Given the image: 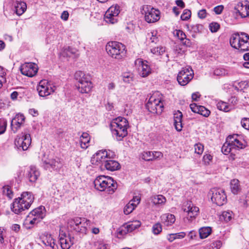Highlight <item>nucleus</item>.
I'll return each mask as SVG.
<instances>
[{"mask_svg": "<svg viewBox=\"0 0 249 249\" xmlns=\"http://www.w3.org/2000/svg\"><path fill=\"white\" fill-rule=\"evenodd\" d=\"M128 126L127 120L122 117H118L113 120L110 125L112 134L117 141H121L127 136Z\"/></svg>", "mask_w": 249, "mask_h": 249, "instance_id": "obj_1", "label": "nucleus"}, {"mask_svg": "<svg viewBox=\"0 0 249 249\" xmlns=\"http://www.w3.org/2000/svg\"><path fill=\"white\" fill-rule=\"evenodd\" d=\"M34 197L30 192H23L20 197L14 199L11 206L12 211L16 214L28 210L34 202Z\"/></svg>", "mask_w": 249, "mask_h": 249, "instance_id": "obj_2", "label": "nucleus"}, {"mask_svg": "<svg viewBox=\"0 0 249 249\" xmlns=\"http://www.w3.org/2000/svg\"><path fill=\"white\" fill-rule=\"evenodd\" d=\"M95 188L100 191L106 190L109 194H113L117 188V182L111 177L100 176L93 182Z\"/></svg>", "mask_w": 249, "mask_h": 249, "instance_id": "obj_3", "label": "nucleus"}, {"mask_svg": "<svg viewBox=\"0 0 249 249\" xmlns=\"http://www.w3.org/2000/svg\"><path fill=\"white\" fill-rule=\"evenodd\" d=\"M231 46L241 52L249 51V36L244 32L232 34L230 39Z\"/></svg>", "mask_w": 249, "mask_h": 249, "instance_id": "obj_4", "label": "nucleus"}, {"mask_svg": "<svg viewBox=\"0 0 249 249\" xmlns=\"http://www.w3.org/2000/svg\"><path fill=\"white\" fill-rule=\"evenodd\" d=\"M125 46L117 41H110L107 43L106 50L108 54L112 58L120 60L124 58L126 54Z\"/></svg>", "mask_w": 249, "mask_h": 249, "instance_id": "obj_5", "label": "nucleus"}, {"mask_svg": "<svg viewBox=\"0 0 249 249\" xmlns=\"http://www.w3.org/2000/svg\"><path fill=\"white\" fill-rule=\"evenodd\" d=\"M74 77L78 81L77 88L82 93H89L92 88V84L90 80V77L85 74L82 71H76Z\"/></svg>", "mask_w": 249, "mask_h": 249, "instance_id": "obj_6", "label": "nucleus"}, {"mask_svg": "<svg viewBox=\"0 0 249 249\" xmlns=\"http://www.w3.org/2000/svg\"><path fill=\"white\" fill-rule=\"evenodd\" d=\"M115 155L114 152L109 150H102L97 152L91 159V163L95 165L104 166L107 159L114 158Z\"/></svg>", "mask_w": 249, "mask_h": 249, "instance_id": "obj_7", "label": "nucleus"}, {"mask_svg": "<svg viewBox=\"0 0 249 249\" xmlns=\"http://www.w3.org/2000/svg\"><path fill=\"white\" fill-rule=\"evenodd\" d=\"M142 13L144 14L145 20L148 23H154L160 18V11L150 5H143Z\"/></svg>", "mask_w": 249, "mask_h": 249, "instance_id": "obj_8", "label": "nucleus"}, {"mask_svg": "<svg viewBox=\"0 0 249 249\" xmlns=\"http://www.w3.org/2000/svg\"><path fill=\"white\" fill-rule=\"evenodd\" d=\"M31 143V138L29 133L21 134L20 136H18L15 140V147L18 151L27 150Z\"/></svg>", "mask_w": 249, "mask_h": 249, "instance_id": "obj_9", "label": "nucleus"}, {"mask_svg": "<svg viewBox=\"0 0 249 249\" xmlns=\"http://www.w3.org/2000/svg\"><path fill=\"white\" fill-rule=\"evenodd\" d=\"M146 107L152 113L160 114L163 109V104L160 99L151 96L146 104Z\"/></svg>", "mask_w": 249, "mask_h": 249, "instance_id": "obj_10", "label": "nucleus"}, {"mask_svg": "<svg viewBox=\"0 0 249 249\" xmlns=\"http://www.w3.org/2000/svg\"><path fill=\"white\" fill-rule=\"evenodd\" d=\"M194 71L190 67L183 68L178 72L177 80L181 86H185L193 78Z\"/></svg>", "mask_w": 249, "mask_h": 249, "instance_id": "obj_11", "label": "nucleus"}, {"mask_svg": "<svg viewBox=\"0 0 249 249\" xmlns=\"http://www.w3.org/2000/svg\"><path fill=\"white\" fill-rule=\"evenodd\" d=\"M211 192L212 193L211 200L213 203L218 206H222L226 202L227 196L223 190L213 189L211 190Z\"/></svg>", "mask_w": 249, "mask_h": 249, "instance_id": "obj_12", "label": "nucleus"}, {"mask_svg": "<svg viewBox=\"0 0 249 249\" xmlns=\"http://www.w3.org/2000/svg\"><path fill=\"white\" fill-rule=\"evenodd\" d=\"M43 166L45 170L51 172L52 171H58L63 166V164L59 158L50 159L45 160L43 162Z\"/></svg>", "mask_w": 249, "mask_h": 249, "instance_id": "obj_13", "label": "nucleus"}, {"mask_svg": "<svg viewBox=\"0 0 249 249\" xmlns=\"http://www.w3.org/2000/svg\"><path fill=\"white\" fill-rule=\"evenodd\" d=\"M37 90L39 95L43 97L49 95L54 92L53 89L46 80L40 81L39 85L37 87Z\"/></svg>", "mask_w": 249, "mask_h": 249, "instance_id": "obj_14", "label": "nucleus"}, {"mask_svg": "<svg viewBox=\"0 0 249 249\" xmlns=\"http://www.w3.org/2000/svg\"><path fill=\"white\" fill-rule=\"evenodd\" d=\"M20 71L22 74L29 76H34L37 72V69L35 64L27 63L21 66Z\"/></svg>", "mask_w": 249, "mask_h": 249, "instance_id": "obj_15", "label": "nucleus"}, {"mask_svg": "<svg viewBox=\"0 0 249 249\" xmlns=\"http://www.w3.org/2000/svg\"><path fill=\"white\" fill-rule=\"evenodd\" d=\"M187 208H184L183 211L187 213L186 219L189 222H191L198 215L199 208L194 206L191 202H188Z\"/></svg>", "mask_w": 249, "mask_h": 249, "instance_id": "obj_16", "label": "nucleus"}, {"mask_svg": "<svg viewBox=\"0 0 249 249\" xmlns=\"http://www.w3.org/2000/svg\"><path fill=\"white\" fill-rule=\"evenodd\" d=\"M74 237L64 233L59 235V241L62 249H69L73 244Z\"/></svg>", "mask_w": 249, "mask_h": 249, "instance_id": "obj_17", "label": "nucleus"}, {"mask_svg": "<svg viewBox=\"0 0 249 249\" xmlns=\"http://www.w3.org/2000/svg\"><path fill=\"white\" fill-rule=\"evenodd\" d=\"M25 117L22 114H18L12 120L11 123V128L16 133L20 128L21 125L25 121Z\"/></svg>", "mask_w": 249, "mask_h": 249, "instance_id": "obj_18", "label": "nucleus"}, {"mask_svg": "<svg viewBox=\"0 0 249 249\" xmlns=\"http://www.w3.org/2000/svg\"><path fill=\"white\" fill-rule=\"evenodd\" d=\"M190 107L193 112L199 114L205 117H208L210 114V111L204 106H198L194 103L190 104Z\"/></svg>", "mask_w": 249, "mask_h": 249, "instance_id": "obj_19", "label": "nucleus"}, {"mask_svg": "<svg viewBox=\"0 0 249 249\" xmlns=\"http://www.w3.org/2000/svg\"><path fill=\"white\" fill-rule=\"evenodd\" d=\"M228 140L231 142L233 147L236 146L238 148H243L245 147V143L237 134L229 136Z\"/></svg>", "mask_w": 249, "mask_h": 249, "instance_id": "obj_20", "label": "nucleus"}, {"mask_svg": "<svg viewBox=\"0 0 249 249\" xmlns=\"http://www.w3.org/2000/svg\"><path fill=\"white\" fill-rule=\"evenodd\" d=\"M182 113L179 110L175 111L174 113V124L178 131L182 130L183 125L182 123Z\"/></svg>", "mask_w": 249, "mask_h": 249, "instance_id": "obj_21", "label": "nucleus"}, {"mask_svg": "<svg viewBox=\"0 0 249 249\" xmlns=\"http://www.w3.org/2000/svg\"><path fill=\"white\" fill-rule=\"evenodd\" d=\"M40 175L38 170L33 166H30L26 174V177L31 182L34 183Z\"/></svg>", "mask_w": 249, "mask_h": 249, "instance_id": "obj_22", "label": "nucleus"}, {"mask_svg": "<svg viewBox=\"0 0 249 249\" xmlns=\"http://www.w3.org/2000/svg\"><path fill=\"white\" fill-rule=\"evenodd\" d=\"M135 63L136 64H138L140 67H141V75L142 77H146L151 73V69L147 61H143L141 59H138Z\"/></svg>", "mask_w": 249, "mask_h": 249, "instance_id": "obj_23", "label": "nucleus"}, {"mask_svg": "<svg viewBox=\"0 0 249 249\" xmlns=\"http://www.w3.org/2000/svg\"><path fill=\"white\" fill-rule=\"evenodd\" d=\"M104 167L108 171H114L120 169L121 165L117 161L111 159H107L105 162Z\"/></svg>", "mask_w": 249, "mask_h": 249, "instance_id": "obj_24", "label": "nucleus"}, {"mask_svg": "<svg viewBox=\"0 0 249 249\" xmlns=\"http://www.w3.org/2000/svg\"><path fill=\"white\" fill-rule=\"evenodd\" d=\"M45 207L43 206H40L31 212L29 217L34 216L41 220L45 216Z\"/></svg>", "mask_w": 249, "mask_h": 249, "instance_id": "obj_25", "label": "nucleus"}, {"mask_svg": "<svg viewBox=\"0 0 249 249\" xmlns=\"http://www.w3.org/2000/svg\"><path fill=\"white\" fill-rule=\"evenodd\" d=\"M81 222L78 223L77 227H75V231L77 232L85 234L87 230V227L89 224L90 221L85 218L81 217Z\"/></svg>", "mask_w": 249, "mask_h": 249, "instance_id": "obj_26", "label": "nucleus"}, {"mask_svg": "<svg viewBox=\"0 0 249 249\" xmlns=\"http://www.w3.org/2000/svg\"><path fill=\"white\" fill-rule=\"evenodd\" d=\"M14 7L15 12L18 16L23 14L27 9V6L25 2L16 0L14 3Z\"/></svg>", "mask_w": 249, "mask_h": 249, "instance_id": "obj_27", "label": "nucleus"}, {"mask_svg": "<svg viewBox=\"0 0 249 249\" xmlns=\"http://www.w3.org/2000/svg\"><path fill=\"white\" fill-rule=\"evenodd\" d=\"M162 223L166 226L172 225L176 221L174 215L170 213L164 214L161 216Z\"/></svg>", "mask_w": 249, "mask_h": 249, "instance_id": "obj_28", "label": "nucleus"}, {"mask_svg": "<svg viewBox=\"0 0 249 249\" xmlns=\"http://www.w3.org/2000/svg\"><path fill=\"white\" fill-rule=\"evenodd\" d=\"M236 13L242 18L248 17L247 5L244 6L242 3H239L234 7Z\"/></svg>", "mask_w": 249, "mask_h": 249, "instance_id": "obj_29", "label": "nucleus"}, {"mask_svg": "<svg viewBox=\"0 0 249 249\" xmlns=\"http://www.w3.org/2000/svg\"><path fill=\"white\" fill-rule=\"evenodd\" d=\"M175 35L179 39L184 45H187L189 43V40L186 38L185 34L180 30H176L174 31Z\"/></svg>", "mask_w": 249, "mask_h": 249, "instance_id": "obj_30", "label": "nucleus"}, {"mask_svg": "<svg viewBox=\"0 0 249 249\" xmlns=\"http://www.w3.org/2000/svg\"><path fill=\"white\" fill-rule=\"evenodd\" d=\"M146 38L149 43L157 44L159 41V38L157 36V31H152L147 35Z\"/></svg>", "mask_w": 249, "mask_h": 249, "instance_id": "obj_31", "label": "nucleus"}, {"mask_svg": "<svg viewBox=\"0 0 249 249\" xmlns=\"http://www.w3.org/2000/svg\"><path fill=\"white\" fill-rule=\"evenodd\" d=\"M230 186L231 192L234 195L237 194L241 190L239 180L236 179L231 180Z\"/></svg>", "mask_w": 249, "mask_h": 249, "instance_id": "obj_32", "label": "nucleus"}, {"mask_svg": "<svg viewBox=\"0 0 249 249\" xmlns=\"http://www.w3.org/2000/svg\"><path fill=\"white\" fill-rule=\"evenodd\" d=\"M188 30L194 33H199L203 30V26L200 24H192L187 26Z\"/></svg>", "mask_w": 249, "mask_h": 249, "instance_id": "obj_33", "label": "nucleus"}, {"mask_svg": "<svg viewBox=\"0 0 249 249\" xmlns=\"http://www.w3.org/2000/svg\"><path fill=\"white\" fill-rule=\"evenodd\" d=\"M105 20L108 23L110 24H114L118 22V17L114 16L113 14L108 13V11H106L105 14Z\"/></svg>", "mask_w": 249, "mask_h": 249, "instance_id": "obj_34", "label": "nucleus"}, {"mask_svg": "<svg viewBox=\"0 0 249 249\" xmlns=\"http://www.w3.org/2000/svg\"><path fill=\"white\" fill-rule=\"evenodd\" d=\"M212 229L209 227H202L199 230L200 238L204 239L207 237L211 233Z\"/></svg>", "mask_w": 249, "mask_h": 249, "instance_id": "obj_35", "label": "nucleus"}, {"mask_svg": "<svg viewBox=\"0 0 249 249\" xmlns=\"http://www.w3.org/2000/svg\"><path fill=\"white\" fill-rule=\"evenodd\" d=\"M81 217H74L70 219L68 221V227H70L72 230L75 231V227L78 225V223L81 222Z\"/></svg>", "mask_w": 249, "mask_h": 249, "instance_id": "obj_36", "label": "nucleus"}, {"mask_svg": "<svg viewBox=\"0 0 249 249\" xmlns=\"http://www.w3.org/2000/svg\"><path fill=\"white\" fill-rule=\"evenodd\" d=\"M141 224L140 221H135L132 222L128 223L127 224H125V228L127 229L128 232H132L133 231L140 227Z\"/></svg>", "mask_w": 249, "mask_h": 249, "instance_id": "obj_37", "label": "nucleus"}, {"mask_svg": "<svg viewBox=\"0 0 249 249\" xmlns=\"http://www.w3.org/2000/svg\"><path fill=\"white\" fill-rule=\"evenodd\" d=\"M89 142V135L86 132L83 133L80 137L81 146L82 148H86L87 144Z\"/></svg>", "mask_w": 249, "mask_h": 249, "instance_id": "obj_38", "label": "nucleus"}, {"mask_svg": "<svg viewBox=\"0 0 249 249\" xmlns=\"http://www.w3.org/2000/svg\"><path fill=\"white\" fill-rule=\"evenodd\" d=\"M232 148L233 147L231 142L227 139L226 142L221 147V151L225 155H227L231 152Z\"/></svg>", "mask_w": 249, "mask_h": 249, "instance_id": "obj_39", "label": "nucleus"}, {"mask_svg": "<svg viewBox=\"0 0 249 249\" xmlns=\"http://www.w3.org/2000/svg\"><path fill=\"white\" fill-rule=\"evenodd\" d=\"M166 200V198L160 195L155 196L152 198V202L155 205L164 204Z\"/></svg>", "mask_w": 249, "mask_h": 249, "instance_id": "obj_40", "label": "nucleus"}, {"mask_svg": "<svg viewBox=\"0 0 249 249\" xmlns=\"http://www.w3.org/2000/svg\"><path fill=\"white\" fill-rule=\"evenodd\" d=\"M233 213L231 211H224L222 213L220 216L221 220H223L225 222H229L231 221L232 218Z\"/></svg>", "mask_w": 249, "mask_h": 249, "instance_id": "obj_41", "label": "nucleus"}, {"mask_svg": "<svg viewBox=\"0 0 249 249\" xmlns=\"http://www.w3.org/2000/svg\"><path fill=\"white\" fill-rule=\"evenodd\" d=\"M108 13L113 14L114 16L118 17L120 12V7L116 4L110 6L107 10Z\"/></svg>", "mask_w": 249, "mask_h": 249, "instance_id": "obj_42", "label": "nucleus"}, {"mask_svg": "<svg viewBox=\"0 0 249 249\" xmlns=\"http://www.w3.org/2000/svg\"><path fill=\"white\" fill-rule=\"evenodd\" d=\"M136 207V204L132 202V201H129L124 208V213L126 215L130 213Z\"/></svg>", "mask_w": 249, "mask_h": 249, "instance_id": "obj_43", "label": "nucleus"}, {"mask_svg": "<svg viewBox=\"0 0 249 249\" xmlns=\"http://www.w3.org/2000/svg\"><path fill=\"white\" fill-rule=\"evenodd\" d=\"M54 240L51 234L47 233V234L43 237L42 242L46 246H48L49 245H51Z\"/></svg>", "mask_w": 249, "mask_h": 249, "instance_id": "obj_44", "label": "nucleus"}, {"mask_svg": "<svg viewBox=\"0 0 249 249\" xmlns=\"http://www.w3.org/2000/svg\"><path fill=\"white\" fill-rule=\"evenodd\" d=\"M216 106L217 108L219 110L224 111L225 112H228L231 109L230 106L228 105V104L223 101H220L218 102Z\"/></svg>", "mask_w": 249, "mask_h": 249, "instance_id": "obj_45", "label": "nucleus"}, {"mask_svg": "<svg viewBox=\"0 0 249 249\" xmlns=\"http://www.w3.org/2000/svg\"><path fill=\"white\" fill-rule=\"evenodd\" d=\"M152 151H144L142 154V158L146 161L153 160Z\"/></svg>", "mask_w": 249, "mask_h": 249, "instance_id": "obj_46", "label": "nucleus"}, {"mask_svg": "<svg viewBox=\"0 0 249 249\" xmlns=\"http://www.w3.org/2000/svg\"><path fill=\"white\" fill-rule=\"evenodd\" d=\"M165 52V48L163 47H154L151 49V52L156 55H161Z\"/></svg>", "mask_w": 249, "mask_h": 249, "instance_id": "obj_47", "label": "nucleus"}, {"mask_svg": "<svg viewBox=\"0 0 249 249\" xmlns=\"http://www.w3.org/2000/svg\"><path fill=\"white\" fill-rule=\"evenodd\" d=\"M209 29L212 33H215L220 28V24L217 22H213L209 24Z\"/></svg>", "mask_w": 249, "mask_h": 249, "instance_id": "obj_48", "label": "nucleus"}, {"mask_svg": "<svg viewBox=\"0 0 249 249\" xmlns=\"http://www.w3.org/2000/svg\"><path fill=\"white\" fill-rule=\"evenodd\" d=\"M191 16V11L189 9H185L182 14L181 15L180 18L182 20H187Z\"/></svg>", "mask_w": 249, "mask_h": 249, "instance_id": "obj_49", "label": "nucleus"}, {"mask_svg": "<svg viewBox=\"0 0 249 249\" xmlns=\"http://www.w3.org/2000/svg\"><path fill=\"white\" fill-rule=\"evenodd\" d=\"M162 231V227L160 223H157L154 224L152 227V231L154 234H159Z\"/></svg>", "mask_w": 249, "mask_h": 249, "instance_id": "obj_50", "label": "nucleus"}, {"mask_svg": "<svg viewBox=\"0 0 249 249\" xmlns=\"http://www.w3.org/2000/svg\"><path fill=\"white\" fill-rule=\"evenodd\" d=\"M2 193L4 195L10 198H11L12 197V191L10 190L8 186H4L2 188Z\"/></svg>", "mask_w": 249, "mask_h": 249, "instance_id": "obj_51", "label": "nucleus"}, {"mask_svg": "<svg viewBox=\"0 0 249 249\" xmlns=\"http://www.w3.org/2000/svg\"><path fill=\"white\" fill-rule=\"evenodd\" d=\"M195 152L198 155H201L203 152L204 146L200 143H196L195 146Z\"/></svg>", "mask_w": 249, "mask_h": 249, "instance_id": "obj_52", "label": "nucleus"}, {"mask_svg": "<svg viewBox=\"0 0 249 249\" xmlns=\"http://www.w3.org/2000/svg\"><path fill=\"white\" fill-rule=\"evenodd\" d=\"M7 126V122L3 119H0V135L4 133Z\"/></svg>", "mask_w": 249, "mask_h": 249, "instance_id": "obj_53", "label": "nucleus"}, {"mask_svg": "<svg viewBox=\"0 0 249 249\" xmlns=\"http://www.w3.org/2000/svg\"><path fill=\"white\" fill-rule=\"evenodd\" d=\"M241 124L245 129L249 130V118H243L241 120Z\"/></svg>", "mask_w": 249, "mask_h": 249, "instance_id": "obj_54", "label": "nucleus"}, {"mask_svg": "<svg viewBox=\"0 0 249 249\" xmlns=\"http://www.w3.org/2000/svg\"><path fill=\"white\" fill-rule=\"evenodd\" d=\"M224 10V6L223 5H218L213 8V11L216 15L221 14Z\"/></svg>", "mask_w": 249, "mask_h": 249, "instance_id": "obj_55", "label": "nucleus"}, {"mask_svg": "<svg viewBox=\"0 0 249 249\" xmlns=\"http://www.w3.org/2000/svg\"><path fill=\"white\" fill-rule=\"evenodd\" d=\"M197 15L199 18L204 19L206 17L207 13L206 10L203 9L198 11Z\"/></svg>", "mask_w": 249, "mask_h": 249, "instance_id": "obj_56", "label": "nucleus"}, {"mask_svg": "<svg viewBox=\"0 0 249 249\" xmlns=\"http://www.w3.org/2000/svg\"><path fill=\"white\" fill-rule=\"evenodd\" d=\"M125 225H124L118 231V235H124L129 232L126 228H125Z\"/></svg>", "mask_w": 249, "mask_h": 249, "instance_id": "obj_57", "label": "nucleus"}, {"mask_svg": "<svg viewBox=\"0 0 249 249\" xmlns=\"http://www.w3.org/2000/svg\"><path fill=\"white\" fill-rule=\"evenodd\" d=\"M222 242L220 240H216L212 243V248L215 249H219L222 246Z\"/></svg>", "mask_w": 249, "mask_h": 249, "instance_id": "obj_58", "label": "nucleus"}, {"mask_svg": "<svg viewBox=\"0 0 249 249\" xmlns=\"http://www.w3.org/2000/svg\"><path fill=\"white\" fill-rule=\"evenodd\" d=\"M152 153L153 154V160L160 159L163 156L162 153L160 151H154Z\"/></svg>", "mask_w": 249, "mask_h": 249, "instance_id": "obj_59", "label": "nucleus"}, {"mask_svg": "<svg viewBox=\"0 0 249 249\" xmlns=\"http://www.w3.org/2000/svg\"><path fill=\"white\" fill-rule=\"evenodd\" d=\"M238 85L239 86V88L241 89V90H243L244 89L247 88L249 86L248 83L246 81H241L238 83Z\"/></svg>", "mask_w": 249, "mask_h": 249, "instance_id": "obj_60", "label": "nucleus"}, {"mask_svg": "<svg viewBox=\"0 0 249 249\" xmlns=\"http://www.w3.org/2000/svg\"><path fill=\"white\" fill-rule=\"evenodd\" d=\"M225 71L223 69H217L214 71V74L218 76L224 75Z\"/></svg>", "mask_w": 249, "mask_h": 249, "instance_id": "obj_61", "label": "nucleus"}, {"mask_svg": "<svg viewBox=\"0 0 249 249\" xmlns=\"http://www.w3.org/2000/svg\"><path fill=\"white\" fill-rule=\"evenodd\" d=\"M5 75L6 72L4 69L0 66V79H2L3 81H6Z\"/></svg>", "mask_w": 249, "mask_h": 249, "instance_id": "obj_62", "label": "nucleus"}, {"mask_svg": "<svg viewBox=\"0 0 249 249\" xmlns=\"http://www.w3.org/2000/svg\"><path fill=\"white\" fill-rule=\"evenodd\" d=\"M96 249H109V247L107 244L100 243L97 246Z\"/></svg>", "mask_w": 249, "mask_h": 249, "instance_id": "obj_63", "label": "nucleus"}, {"mask_svg": "<svg viewBox=\"0 0 249 249\" xmlns=\"http://www.w3.org/2000/svg\"><path fill=\"white\" fill-rule=\"evenodd\" d=\"M176 239H182L183 238L185 235L186 233L185 232H180L178 233H174Z\"/></svg>", "mask_w": 249, "mask_h": 249, "instance_id": "obj_64", "label": "nucleus"}]
</instances>
